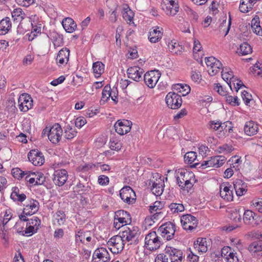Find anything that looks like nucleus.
Returning a JSON list of instances; mask_svg holds the SVG:
<instances>
[{
  "mask_svg": "<svg viewBox=\"0 0 262 262\" xmlns=\"http://www.w3.org/2000/svg\"><path fill=\"white\" fill-rule=\"evenodd\" d=\"M211 159L207 161H203L202 163L196 162L193 165H191V168H205L206 167H211Z\"/></svg>",
  "mask_w": 262,
  "mask_h": 262,
  "instance_id": "nucleus-49",
  "label": "nucleus"
},
{
  "mask_svg": "<svg viewBox=\"0 0 262 262\" xmlns=\"http://www.w3.org/2000/svg\"><path fill=\"white\" fill-rule=\"evenodd\" d=\"M29 160L35 166L42 165L45 162V158L41 152L37 149L31 150L28 154Z\"/></svg>",
  "mask_w": 262,
  "mask_h": 262,
  "instance_id": "nucleus-16",
  "label": "nucleus"
},
{
  "mask_svg": "<svg viewBox=\"0 0 262 262\" xmlns=\"http://www.w3.org/2000/svg\"><path fill=\"white\" fill-rule=\"evenodd\" d=\"M248 250L254 256H261L262 242L257 241L253 242L249 246Z\"/></svg>",
  "mask_w": 262,
  "mask_h": 262,
  "instance_id": "nucleus-25",
  "label": "nucleus"
},
{
  "mask_svg": "<svg viewBox=\"0 0 262 262\" xmlns=\"http://www.w3.org/2000/svg\"><path fill=\"white\" fill-rule=\"evenodd\" d=\"M149 184L152 185L151 191L152 193L156 196L161 195L164 190V183L163 180L160 178L154 181L151 180H149Z\"/></svg>",
  "mask_w": 262,
  "mask_h": 262,
  "instance_id": "nucleus-22",
  "label": "nucleus"
},
{
  "mask_svg": "<svg viewBox=\"0 0 262 262\" xmlns=\"http://www.w3.org/2000/svg\"><path fill=\"white\" fill-rule=\"evenodd\" d=\"M196 153L194 151L187 152L184 156V161L186 164L191 165H193L196 161H198L196 159Z\"/></svg>",
  "mask_w": 262,
  "mask_h": 262,
  "instance_id": "nucleus-39",
  "label": "nucleus"
},
{
  "mask_svg": "<svg viewBox=\"0 0 262 262\" xmlns=\"http://www.w3.org/2000/svg\"><path fill=\"white\" fill-rule=\"evenodd\" d=\"M111 259L108 251L103 247L97 248L93 254L92 262H110Z\"/></svg>",
  "mask_w": 262,
  "mask_h": 262,
  "instance_id": "nucleus-11",
  "label": "nucleus"
},
{
  "mask_svg": "<svg viewBox=\"0 0 262 262\" xmlns=\"http://www.w3.org/2000/svg\"><path fill=\"white\" fill-rule=\"evenodd\" d=\"M252 51L251 46L246 42L242 43L237 49V53L241 56L249 54L252 53Z\"/></svg>",
  "mask_w": 262,
  "mask_h": 262,
  "instance_id": "nucleus-38",
  "label": "nucleus"
},
{
  "mask_svg": "<svg viewBox=\"0 0 262 262\" xmlns=\"http://www.w3.org/2000/svg\"><path fill=\"white\" fill-rule=\"evenodd\" d=\"M214 90L222 96H226L227 91H225L220 83L214 84Z\"/></svg>",
  "mask_w": 262,
  "mask_h": 262,
  "instance_id": "nucleus-62",
  "label": "nucleus"
},
{
  "mask_svg": "<svg viewBox=\"0 0 262 262\" xmlns=\"http://www.w3.org/2000/svg\"><path fill=\"white\" fill-rule=\"evenodd\" d=\"M212 167L218 168L222 166L225 162L226 158L224 156H217L210 158Z\"/></svg>",
  "mask_w": 262,
  "mask_h": 262,
  "instance_id": "nucleus-37",
  "label": "nucleus"
},
{
  "mask_svg": "<svg viewBox=\"0 0 262 262\" xmlns=\"http://www.w3.org/2000/svg\"><path fill=\"white\" fill-rule=\"evenodd\" d=\"M53 181L56 185L58 186H63L68 179V172L66 169H58L54 171Z\"/></svg>",
  "mask_w": 262,
  "mask_h": 262,
  "instance_id": "nucleus-18",
  "label": "nucleus"
},
{
  "mask_svg": "<svg viewBox=\"0 0 262 262\" xmlns=\"http://www.w3.org/2000/svg\"><path fill=\"white\" fill-rule=\"evenodd\" d=\"M241 209H235L231 211L229 215L230 219L234 223H239L242 221V216L241 214Z\"/></svg>",
  "mask_w": 262,
  "mask_h": 262,
  "instance_id": "nucleus-41",
  "label": "nucleus"
},
{
  "mask_svg": "<svg viewBox=\"0 0 262 262\" xmlns=\"http://www.w3.org/2000/svg\"><path fill=\"white\" fill-rule=\"evenodd\" d=\"M208 127L213 130H217L221 129V132L225 129L224 124H222V122L220 121H210L208 123Z\"/></svg>",
  "mask_w": 262,
  "mask_h": 262,
  "instance_id": "nucleus-43",
  "label": "nucleus"
},
{
  "mask_svg": "<svg viewBox=\"0 0 262 262\" xmlns=\"http://www.w3.org/2000/svg\"><path fill=\"white\" fill-rule=\"evenodd\" d=\"M115 215L116 217L123 218L128 221H132V218L130 214L124 210H120L115 212Z\"/></svg>",
  "mask_w": 262,
  "mask_h": 262,
  "instance_id": "nucleus-50",
  "label": "nucleus"
},
{
  "mask_svg": "<svg viewBox=\"0 0 262 262\" xmlns=\"http://www.w3.org/2000/svg\"><path fill=\"white\" fill-rule=\"evenodd\" d=\"M162 33L157 29H152L150 30L148 34V39L152 43L159 41L162 38Z\"/></svg>",
  "mask_w": 262,
  "mask_h": 262,
  "instance_id": "nucleus-33",
  "label": "nucleus"
},
{
  "mask_svg": "<svg viewBox=\"0 0 262 262\" xmlns=\"http://www.w3.org/2000/svg\"><path fill=\"white\" fill-rule=\"evenodd\" d=\"M231 188V185L227 183H223L220 185V195L224 200L227 201L233 200V196Z\"/></svg>",
  "mask_w": 262,
  "mask_h": 262,
  "instance_id": "nucleus-20",
  "label": "nucleus"
},
{
  "mask_svg": "<svg viewBox=\"0 0 262 262\" xmlns=\"http://www.w3.org/2000/svg\"><path fill=\"white\" fill-rule=\"evenodd\" d=\"M162 244L156 232L151 231L147 234L145 238V247L149 251H155L158 249Z\"/></svg>",
  "mask_w": 262,
  "mask_h": 262,
  "instance_id": "nucleus-3",
  "label": "nucleus"
},
{
  "mask_svg": "<svg viewBox=\"0 0 262 262\" xmlns=\"http://www.w3.org/2000/svg\"><path fill=\"white\" fill-rule=\"evenodd\" d=\"M12 16L14 20L17 19V18H19L21 20L25 18V14L20 8L15 9L11 13Z\"/></svg>",
  "mask_w": 262,
  "mask_h": 262,
  "instance_id": "nucleus-51",
  "label": "nucleus"
},
{
  "mask_svg": "<svg viewBox=\"0 0 262 262\" xmlns=\"http://www.w3.org/2000/svg\"><path fill=\"white\" fill-rule=\"evenodd\" d=\"M93 70L94 73L99 77L104 72V64L101 61H97L93 63Z\"/></svg>",
  "mask_w": 262,
  "mask_h": 262,
  "instance_id": "nucleus-44",
  "label": "nucleus"
},
{
  "mask_svg": "<svg viewBox=\"0 0 262 262\" xmlns=\"http://www.w3.org/2000/svg\"><path fill=\"white\" fill-rule=\"evenodd\" d=\"M90 234L89 231L85 232L81 230H79L75 234V243H77L80 242L83 244L85 238L88 242H90L92 239Z\"/></svg>",
  "mask_w": 262,
  "mask_h": 262,
  "instance_id": "nucleus-31",
  "label": "nucleus"
},
{
  "mask_svg": "<svg viewBox=\"0 0 262 262\" xmlns=\"http://www.w3.org/2000/svg\"><path fill=\"white\" fill-rule=\"evenodd\" d=\"M160 73L158 71H150L146 72L144 75V81L146 85L149 88H153L160 77Z\"/></svg>",
  "mask_w": 262,
  "mask_h": 262,
  "instance_id": "nucleus-14",
  "label": "nucleus"
},
{
  "mask_svg": "<svg viewBox=\"0 0 262 262\" xmlns=\"http://www.w3.org/2000/svg\"><path fill=\"white\" fill-rule=\"evenodd\" d=\"M243 222L245 225L252 227L259 226L261 223L260 217L250 210H246L243 214Z\"/></svg>",
  "mask_w": 262,
  "mask_h": 262,
  "instance_id": "nucleus-5",
  "label": "nucleus"
},
{
  "mask_svg": "<svg viewBox=\"0 0 262 262\" xmlns=\"http://www.w3.org/2000/svg\"><path fill=\"white\" fill-rule=\"evenodd\" d=\"M62 132L60 125L58 123H55L49 130L48 139L53 144H57L61 139Z\"/></svg>",
  "mask_w": 262,
  "mask_h": 262,
  "instance_id": "nucleus-9",
  "label": "nucleus"
},
{
  "mask_svg": "<svg viewBox=\"0 0 262 262\" xmlns=\"http://www.w3.org/2000/svg\"><path fill=\"white\" fill-rule=\"evenodd\" d=\"M162 9L168 15H174L179 11L178 5L174 4V6L170 4H162Z\"/></svg>",
  "mask_w": 262,
  "mask_h": 262,
  "instance_id": "nucleus-32",
  "label": "nucleus"
},
{
  "mask_svg": "<svg viewBox=\"0 0 262 262\" xmlns=\"http://www.w3.org/2000/svg\"><path fill=\"white\" fill-rule=\"evenodd\" d=\"M244 130L246 135L249 136H254L259 130V124L252 120L247 121L245 124Z\"/></svg>",
  "mask_w": 262,
  "mask_h": 262,
  "instance_id": "nucleus-21",
  "label": "nucleus"
},
{
  "mask_svg": "<svg viewBox=\"0 0 262 262\" xmlns=\"http://www.w3.org/2000/svg\"><path fill=\"white\" fill-rule=\"evenodd\" d=\"M132 193H135L132 188L130 186H126L120 190V196L123 200Z\"/></svg>",
  "mask_w": 262,
  "mask_h": 262,
  "instance_id": "nucleus-47",
  "label": "nucleus"
},
{
  "mask_svg": "<svg viewBox=\"0 0 262 262\" xmlns=\"http://www.w3.org/2000/svg\"><path fill=\"white\" fill-rule=\"evenodd\" d=\"M247 184L241 179H236L234 182V188L237 196H241L247 191Z\"/></svg>",
  "mask_w": 262,
  "mask_h": 262,
  "instance_id": "nucleus-26",
  "label": "nucleus"
},
{
  "mask_svg": "<svg viewBox=\"0 0 262 262\" xmlns=\"http://www.w3.org/2000/svg\"><path fill=\"white\" fill-rule=\"evenodd\" d=\"M124 230L120 232V235L125 242H129L128 245H137L139 242V237L141 232L137 226L125 227Z\"/></svg>",
  "mask_w": 262,
  "mask_h": 262,
  "instance_id": "nucleus-2",
  "label": "nucleus"
},
{
  "mask_svg": "<svg viewBox=\"0 0 262 262\" xmlns=\"http://www.w3.org/2000/svg\"><path fill=\"white\" fill-rule=\"evenodd\" d=\"M125 242L122 237L119 234V235L111 237L107 242V244L108 246L112 247L110 248V250L112 253L118 254L123 250Z\"/></svg>",
  "mask_w": 262,
  "mask_h": 262,
  "instance_id": "nucleus-4",
  "label": "nucleus"
},
{
  "mask_svg": "<svg viewBox=\"0 0 262 262\" xmlns=\"http://www.w3.org/2000/svg\"><path fill=\"white\" fill-rule=\"evenodd\" d=\"M50 39L52 40L54 46L60 47L63 45V38L62 35L59 34L55 31L50 32L49 36Z\"/></svg>",
  "mask_w": 262,
  "mask_h": 262,
  "instance_id": "nucleus-28",
  "label": "nucleus"
},
{
  "mask_svg": "<svg viewBox=\"0 0 262 262\" xmlns=\"http://www.w3.org/2000/svg\"><path fill=\"white\" fill-rule=\"evenodd\" d=\"M11 28V22L8 17L3 18L0 21V35H5Z\"/></svg>",
  "mask_w": 262,
  "mask_h": 262,
  "instance_id": "nucleus-30",
  "label": "nucleus"
},
{
  "mask_svg": "<svg viewBox=\"0 0 262 262\" xmlns=\"http://www.w3.org/2000/svg\"><path fill=\"white\" fill-rule=\"evenodd\" d=\"M155 262H168V257L163 253L158 254Z\"/></svg>",
  "mask_w": 262,
  "mask_h": 262,
  "instance_id": "nucleus-64",
  "label": "nucleus"
},
{
  "mask_svg": "<svg viewBox=\"0 0 262 262\" xmlns=\"http://www.w3.org/2000/svg\"><path fill=\"white\" fill-rule=\"evenodd\" d=\"M70 55V50L67 48H63L61 49L57 54L56 57V62L61 66L67 64L69 61Z\"/></svg>",
  "mask_w": 262,
  "mask_h": 262,
  "instance_id": "nucleus-23",
  "label": "nucleus"
},
{
  "mask_svg": "<svg viewBox=\"0 0 262 262\" xmlns=\"http://www.w3.org/2000/svg\"><path fill=\"white\" fill-rule=\"evenodd\" d=\"M12 176L17 179H20L24 176V171L19 168H13L11 170Z\"/></svg>",
  "mask_w": 262,
  "mask_h": 262,
  "instance_id": "nucleus-53",
  "label": "nucleus"
},
{
  "mask_svg": "<svg viewBox=\"0 0 262 262\" xmlns=\"http://www.w3.org/2000/svg\"><path fill=\"white\" fill-rule=\"evenodd\" d=\"M235 81V82H232V91H233V89H234L236 92H237L242 87H245V85L242 81L236 77Z\"/></svg>",
  "mask_w": 262,
  "mask_h": 262,
  "instance_id": "nucleus-57",
  "label": "nucleus"
},
{
  "mask_svg": "<svg viewBox=\"0 0 262 262\" xmlns=\"http://www.w3.org/2000/svg\"><path fill=\"white\" fill-rule=\"evenodd\" d=\"M132 123L127 120H118L114 124L116 132L120 135L130 132Z\"/></svg>",
  "mask_w": 262,
  "mask_h": 262,
  "instance_id": "nucleus-17",
  "label": "nucleus"
},
{
  "mask_svg": "<svg viewBox=\"0 0 262 262\" xmlns=\"http://www.w3.org/2000/svg\"><path fill=\"white\" fill-rule=\"evenodd\" d=\"M187 252H189L187 255V259L190 262H198L199 260V256L194 254L189 248L187 250Z\"/></svg>",
  "mask_w": 262,
  "mask_h": 262,
  "instance_id": "nucleus-59",
  "label": "nucleus"
},
{
  "mask_svg": "<svg viewBox=\"0 0 262 262\" xmlns=\"http://www.w3.org/2000/svg\"><path fill=\"white\" fill-rule=\"evenodd\" d=\"M251 28L254 33L262 36V29L258 21V17L252 19L251 21Z\"/></svg>",
  "mask_w": 262,
  "mask_h": 262,
  "instance_id": "nucleus-40",
  "label": "nucleus"
},
{
  "mask_svg": "<svg viewBox=\"0 0 262 262\" xmlns=\"http://www.w3.org/2000/svg\"><path fill=\"white\" fill-rule=\"evenodd\" d=\"M167 106L171 109H178L182 105V99L181 95L176 92H169L165 98Z\"/></svg>",
  "mask_w": 262,
  "mask_h": 262,
  "instance_id": "nucleus-7",
  "label": "nucleus"
},
{
  "mask_svg": "<svg viewBox=\"0 0 262 262\" xmlns=\"http://www.w3.org/2000/svg\"><path fill=\"white\" fill-rule=\"evenodd\" d=\"M18 224V222H17L15 225L14 227L16 229H17V232L19 233H21L23 235H32L33 233L37 232V231L38 229V228L37 227L35 228L33 226L27 224V227L26 228L25 230L24 231H21L19 230V229H17Z\"/></svg>",
  "mask_w": 262,
  "mask_h": 262,
  "instance_id": "nucleus-35",
  "label": "nucleus"
},
{
  "mask_svg": "<svg viewBox=\"0 0 262 262\" xmlns=\"http://www.w3.org/2000/svg\"><path fill=\"white\" fill-rule=\"evenodd\" d=\"M172 213H179L184 210V206L182 204L171 203L169 206Z\"/></svg>",
  "mask_w": 262,
  "mask_h": 262,
  "instance_id": "nucleus-48",
  "label": "nucleus"
},
{
  "mask_svg": "<svg viewBox=\"0 0 262 262\" xmlns=\"http://www.w3.org/2000/svg\"><path fill=\"white\" fill-rule=\"evenodd\" d=\"M233 150L232 146L228 145L227 144H225L222 146H220L217 147V151L219 153H230Z\"/></svg>",
  "mask_w": 262,
  "mask_h": 262,
  "instance_id": "nucleus-52",
  "label": "nucleus"
},
{
  "mask_svg": "<svg viewBox=\"0 0 262 262\" xmlns=\"http://www.w3.org/2000/svg\"><path fill=\"white\" fill-rule=\"evenodd\" d=\"M24 206L23 213L26 215H31L38 211L39 203L38 201L30 198L24 204Z\"/></svg>",
  "mask_w": 262,
  "mask_h": 262,
  "instance_id": "nucleus-15",
  "label": "nucleus"
},
{
  "mask_svg": "<svg viewBox=\"0 0 262 262\" xmlns=\"http://www.w3.org/2000/svg\"><path fill=\"white\" fill-rule=\"evenodd\" d=\"M181 222L184 230L190 231L195 229L198 224L196 218L190 214L182 215L181 218Z\"/></svg>",
  "mask_w": 262,
  "mask_h": 262,
  "instance_id": "nucleus-8",
  "label": "nucleus"
},
{
  "mask_svg": "<svg viewBox=\"0 0 262 262\" xmlns=\"http://www.w3.org/2000/svg\"><path fill=\"white\" fill-rule=\"evenodd\" d=\"M175 177L177 184L181 189L183 190H187L188 192L197 181L192 172L183 168L178 169L175 171Z\"/></svg>",
  "mask_w": 262,
  "mask_h": 262,
  "instance_id": "nucleus-1",
  "label": "nucleus"
},
{
  "mask_svg": "<svg viewBox=\"0 0 262 262\" xmlns=\"http://www.w3.org/2000/svg\"><path fill=\"white\" fill-rule=\"evenodd\" d=\"M165 255L171 260V262H182L183 256L181 250L171 246H166L164 250Z\"/></svg>",
  "mask_w": 262,
  "mask_h": 262,
  "instance_id": "nucleus-12",
  "label": "nucleus"
},
{
  "mask_svg": "<svg viewBox=\"0 0 262 262\" xmlns=\"http://www.w3.org/2000/svg\"><path fill=\"white\" fill-rule=\"evenodd\" d=\"M222 76L223 79L228 83L231 90H232V82H235V77H234L232 71H225L222 69Z\"/></svg>",
  "mask_w": 262,
  "mask_h": 262,
  "instance_id": "nucleus-34",
  "label": "nucleus"
},
{
  "mask_svg": "<svg viewBox=\"0 0 262 262\" xmlns=\"http://www.w3.org/2000/svg\"><path fill=\"white\" fill-rule=\"evenodd\" d=\"M205 61L208 67H210L208 69L209 74L211 76L216 75L222 69L223 65L220 60L214 57H208L205 59Z\"/></svg>",
  "mask_w": 262,
  "mask_h": 262,
  "instance_id": "nucleus-10",
  "label": "nucleus"
},
{
  "mask_svg": "<svg viewBox=\"0 0 262 262\" xmlns=\"http://www.w3.org/2000/svg\"><path fill=\"white\" fill-rule=\"evenodd\" d=\"M40 220L36 216H33L32 219H30L29 222H27V225H31V226H33L35 228L36 227L38 228V227L40 225Z\"/></svg>",
  "mask_w": 262,
  "mask_h": 262,
  "instance_id": "nucleus-61",
  "label": "nucleus"
},
{
  "mask_svg": "<svg viewBox=\"0 0 262 262\" xmlns=\"http://www.w3.org/2000/svg\"><path fill=\"white\" fill-rule=\"evenodd\" d=\"M64 137L68 140H71L76 136L77 132L75 128H72L70 126H68L64 129Z\"/></svg>",
  "mask_w": 262,
  "mask_h": 262,
  "instance_id": "nucleus-46",
  "label": "nucleus"
},
{
  "mask_svg": "<svg viewBox=\"0 0 262 262\" xmlns=\"http://www.w3.org/2000/svg\"><path fill=\"white\" fill-rule=\"evenodd\" d=\"M167 46L169 51L173 54L180 55L182 53L183 47L174 40L169 41Z\"/></svg>",
  "mask_w": 262,
  "mask_h": 262,
  "instance_id": "nucleus-29",
  "label": "nucleus"
},
{
  "mask_svg": "<svg viewBox=\"0 0 262 262\" xmlns=\"http://www.w3.org/2000/svg\"><path fill=\"white\" fill-rule=\"evenodd\" d=\"M194 248L200 253H206L208 250L207 241L206 238L199 237L194 241Z\"/></svg>",
  "mask_w": 262,
  "mask_h": 262,
  "instance_id": "nucleus-24",
  "label": "nucleus"
},
{
  "mask_svg": "<svg viewBox=\"0 0 262 262\" xmlns=\"http://www.w3.org/2000/svg\"><path fill=\"white\" fill-rule=\"evenodd\" d=\"M110 94H111V86L110 85H106L102 91V98L104 99L105 101L107 100L110 98Z\"/></svg>",
  "mask_w": 262,
  "mask_h": 262,
  "instance_id": "nucleus-56",
  "label": "nucleus"
},
{
  "mask_svg": "<svg viewBox=\"0 0 262 262\" xmlns=\"http://www.w3.org/2000/svg\"><path fill=\"white\" fill-rule=\"evenodd\" d=\"M86 123V120L83 117H78L75 121V126L79 128H81Z\"/></svg>",
  "mask_w": 262,
  "mask_h": 262,
  "instance_id": "nucleus-60",
  "label": "nucleus"
},
{
  "mask_svg": "<svg viewBox=\"0 0 262 262\" xmlns=\"http://www.w3.org/2000/svg\"><path fill=\"white\" fill-rule=\"evenodd\" d=\"M253 7V4H249L246 0H241L239 10L242 13H247L251 10Z\"/></svg>",
  "mask_w": 262,
  "mask_h": 262,
  "instance_id": "nucleus-45",
  "label": "nucleus"
},
{
  "mask_svg": "<svg viewBox=\"0 0 262 262\" xmlns=\"http://www.w3.org/2000/svg\"><path fill=\"white\" fill-rule=\"evenodd\" d=\"M62 25L66 31L68 33L73 32L77 27L76 23L73 19L70 17L63 19L62 21Z\"/></svg>",
  "mask_w": 262,
  "mask_h": 262,
  "instance_id": "nucleus-27",
  "label": "nucleus"
},
{
  "mask_svg": "<svg viewBox=\"0 0 262 262\" xmlns=\"http://www.w3.org/2000/svg\"><path fill=\"white\" fill-rule=\"evenodd\" d=\"M11 198L14 201L22 202L26 200V195L23 193H20L19 189L17 187H14Z\"/></svg>",
  "mask_w": 262,
  "mask_h": 262,
  "instance_id": "nucleus-36",
  "label": "nucleus"
},
{
  "mask_svg": "<svg viewBox=\"0 0 262 262\" xmlns=\"http://www.w3.org/2000/svg\"><path fill=\"white\" fill-rule=\"evenodd\" d=\"M54 217L59 226L63 225L66 221V214L62 210H58L54 215Z\"/></svg>",
  "mask_w": 262,
  "mask_h": 262,
  "instance_id": "nucleus-42",
  "label": "nucleus"
},
{
  "mask_svg": "<svg viewBox=\"0 0 262 262\" xmlns=\"http://www.w3.org/2000/svg\"><path fill=\"white\" fill-rule=\"evenodd\" d=\"M252 204L256 210L262 213V199H259V201L253 200Z\"/></svg>",
  "mask_w": 262,
  "mask_h": 262,
  "instance_id": "nucleus-63",
  "label": "nucleus"
},
{
  "mask_svg": "<svg viewBox=\"0 0 262 262\" xmlns=\"http://www.w3.org/2000/svg\"><path fill=\"white\" fill-rule=\"evenodd\" d=\"M144 72L143 69L138 66L130 67L127 69L126 72L128 77L136 82L141 80L142 75Z\"/></svg>",
  "mask_w": 262,
  "mask_h": 262,
  "instance_id": "nucleus-19",
  "label": "nucleus"
},
{
  "mask_svg": "<svg viewBox=\"0 0 262 262\" xmlns=\"http://www.w3.org/2000/svg\"><path fill=\"white\" fill-rule=\"evenodd\" d=\"M242 97L246 105H248L251 101H253L252 95L246 91L242 93Z\"/></svg>",
  "mask_w": 262,
  "mask_h": 262,
  "instance_id": "nucleus-58",
  "label": "nucleus"
},
{
  "mask_svg": "<svg viewBox=\"0 0 262 262\" xmlns=\"http://www.w3.org/2000/svg\"><path fill=\"white\" fill-rule=\"evenodd\" d=\"M18 107L20 111L26 112L33 106V99L28 94L20 95L18 99Z\"/></svg>",
  "mask_w": 262,
  "mask_h": 262,
  "instance_id": "nucleus-13",
  "label": "nucleus"
},
{
  "mask_svg": "<svg viewBox=\"0 0 262 262\" xmlns=\"http://www.w3.org/2000/svg\"><path fill=\"white\" fill-rule=\"evenodd\" d=\"M121 143L118 141L117 140H110V147L112 150L118 151L121 149Z\"/></svg>",
  "mask_w": 262,
  "mask_h": 262,
  "instance_id": "nucleus-54",
  "label": "nucleus"
},
{
  "mask_svg": "<svg viewBox=\"0 0 262 262\" xmlns=\"http://www.w3.org/2000/svg\"><path fill=\"white\" fill-rule=\"evenodd\" d=\"M12 215H11V211L9 210H7L5 211L3 220L0 222V225L3 226L4 229V227L6 225L9 221L11 219Z\"/></svg>",
  "mask_w": 262,
  "mask_h": 262,
  "instance_id": "nucleus-55",
  "label": "nucleus"
},
{
  "mask_svg": "<svg viewBox=\"0 0 262 262\" xmlns=\"http://www.w3.org/2000/svg\"><path fill=\"white\" fill-rule=\"evenodd\" d=\"M176 232V225L174 223L168 222L162 225L158 229V232L166 238L167 241L172 239Z\"/></svg>",
  "mask_w": 262,
  "mask_h": 262,
  "instance_id": "nucleus-6",
  "label": "nucleus"
}]
</instances>
